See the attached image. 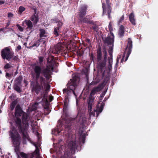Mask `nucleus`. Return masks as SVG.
<instances>
[{
  "label": "nucleus",
  "instance_id": "1",
  "mask_svg": "<svg viewBox=\"0 0 158 158\" xmlns=\"http://www.w3.org/2000/svg\"><path fill=\"white\" fill-rule=\"evenodd\" d=\"M53 56L49 55L47 58L48 65L42 68L38 65L33 67V72H31L32 77L35 79L36 85L33 87V90L38 94L41 90L43 89V85L46 84V80H48L51 77V70L54 69L56 62Z\"/></svg>",
  "mask_w": 158,
  "mask_h": 158
},
{
  "label": "nucleus",
  "instance_id": "5",
  "mask_svg": "<svg viewBox=\"0 0 158 158\" xmlns=\"http://www.w3.org/2000/svg\"><path fill=\"white\" fill-rule=\"evenodd\" d=\"M1 55L3 60L10 61L11 62L13 61H17L19 59L18 57L14 55L13 51L9 47H6L2 49Z\"/></svg>",
  "mask_w": 158,
  "mask_h": 158
},
{
  "label": "nucleus",
  "instance_id": "20",
  "mask_svg": "<svg viewBox=\"0 0 158 158\" xmlns=\"http://www.w3.org/2000/svg\"><path fill=\"white\" fill-rule=\"evenodd\" d=\"M23 22H24L27 26V28L31 30L32 29L33 27V25L32 22L30 20H25Z\"/></svg>",
  "mask_w": 158,
  "mask_h": 158
},
{
  "label": "nucleus",
  "instance_id": "24",
  "mask_svg": "<svg viewBox=\"0 0 158 158\" xmlns=\"http://www.w3.org/2000/svg\"><path fill=\"white\" fill-rule=\"evenodd\" d=\"M60 29L59 30L58 28L56 27L54 28L53 34L55 37H57L59 35V33L60 32Z\"/></svg>",
  "mask_w": 158,
  "mask_h": 158
},
{
  "label": "nucleus",
  "instance_id": "29",
  "mask_svg": "<svg viewBox=\"0 0 158 158\" xmlns=\"http://www.w3.org/2000/svg\"><path fill=\"white\" fill-rule=\"evenodd\" d=\"M98 27L97 25L96 24L92 25L91 27H90V29H92L94 31L96 32H97L98 30Z\"/></svg>",
  "mask_w": 158,
  "mask_h": 158
},
{
  "label": "nucleus",
  "instance_id": "57",
  "mask_svg": "<svg viewBox=\"0 0 158 158\" xmlns=\"http://www.w3.org/2000/svg\"><path fill=\"white\" fill-rule=\"evenodd\" d=\"M110 56V58H112L113 57V55H112V53H109Z\"/></svg>",
  "mask_w": 158,
  "mask_h": 158
},
{
  "label": "nucleus",
  "instance_id": "9",
  "mask_svg": "<svg viewBox=\"0 0 158 158\" xmlns=\"http://www.w3.org/2000/svg\"><path fill=\"white\" fill-rule=\"evenodd\" d=\"M35 150L33 153L27 154L23 152H21L20 155L23 158H40L39 150L36 145H35Z\"/></svg>",
  "mask_w": 158,
  "mask_h": 158
},
{
  "label": "nucleus",
  "instance_id": "32",
  "mask_svg": "<svg viewBox=\"0 0 158 158\" xmlns=\"http://www.w3.org/2000/svg\"><path fill=\"white\" fill-rule=\"evenodd\" d=\"M124 19V15H123L118 19V24H120L121 23H122Z\"/></svg>",
  "mask_w": 158,
  "mask_h": 158
},
{
  "label": "nucleus",
  "instance_id": "27",
  "mask_svg": "<svg viewBox=\"0 0 158 158\" xmlns=\"http://www.w3.org/2000/svg\"><path fill=\"white\" fill-rule=\"evenodd\" d=\"M12 67V66L10 63H6L4 65L3 67V69H5V70H6L7 69H10Z\"/></svg>",
  "mask_w": 158,
  "mask_h": 158
},
{
  "label": "nucleus",
  "instance_id": "55",
  "mask_svg": "<svg viewBox=\"0 0 158 158\" xmlns=\"http://www.w3.org/2000/svg\"><path fill=\"white\" fill-rule=\"evenodd\" d=\"M5 2L2 0H0V5H2L4 4Z\"/></svg>",
  "mask_w": 158,
  "mask_h": 158
},
{
  "label": "nucleus",
  "instance_id": "2",
  "mask_svg": "<svg viewBox=\"0 0 158 158\" xmlns=\"http://www.w3.org/2000/svg\"><path fill=\"white\" fill-rule=\"evenodd\" d=\"M15 125L19 133L21 134L23 143L27 144L26 140L31 142V140L27 131L29 127V116L27 114L23 111L19 104H17L15 109Z\"/></svg>",
  "mask_w": 158,
  "mask_h": 158
},
{
  "label": "nucleus",
  "instance_id": "37",
  "mask_svg": "<svg viewBox=\"0 0 158 158\" xmlns=\"http://www.w3.org/2000/svg\"><path fill=\"white\" fill-rule=\"evenodd\" d=\"M39 62L40 64H41L43 61L44 57L43 56H39Z\"/></svg>",
  "mask_w": 158,
  "mask_h": 158
},
{
  "label": "nucleus",
  "instance_id": "30",
  "mask_svg": "<svg viewBox=\"0 0 158 158\" xmlns=\"http://www.w3.org/2000/svg\"><path fill=\"white\" fill-rule=\"evenodd\" d=\"M63 25V23L61 21H59L58 23L57 27L56 28H58L60 30L61 29Z\"/></svg>",
  "mask_w": 158,
  "mask_h": 158
},
{
  "label": "nucleus",
  "instance_id": "34",
  "mask_svg": "<svg viewBox=\"0 0 158 158\" xmlns=\"http://www.w3.org/2000/svg\"><path fill=\"white\" fill-rule=\"evenodd\" d=\"M81 141L82 142L83 144H84L85 143V134H83L81 136Z\"/></svg>",
  "mask_w": 158,
  "mask_h": 158
},
{
  "label": "nucleus",
  "instance_id": "44",
  "mask_svg": "<svg viewBox=\"0 0 158 158\" xmlns=\"http://www.w3.org/2000/svg\"><path fill=\"white\" fill-rule=\"evenodd\" d=\"M87 23L89 24H91L92 25H93L94 24H95V23L94 21H93V20H88V21Z\"/></svg>",
  "mask_w": 158,
  "mask_h": 158
},
{
  "label": "nucleus",
  "instance_id": "8",
  "mask_svg": "<svg viewBox=\"0 0 158 158\" xmlns=\"http://www.w3.org/2000/svg\"><path fill=\"white\" fill-rule=\"evenodd\" d=\"M102 88L101 85H99L98 86L94 88L91 90L89 97V100L88 101L89 107L90 109L91 108V105L92 104L94 99V96L98 92L100 91Z\"/></svg>",
  "mask_w": 158,
  "mask_h": 158
},
{
  "label": "nucleus",
  "instance_id": "33",
  "mask_svg": "<svg viewBox=\"0 0 158 158\" xmlns=\"http://www.w3.org/2000/svg\"><path fill=\"white\" fill-rule=\"evenodd\" d=\"M4 71L5 72H6L5 75L6 77L7 78L10 79L11 77V74L7 73V71L6 70H5Z\"/></svg>",
  "mask_w": 158,
  "mask_h": 158
},
{
  "label": "nucleus",
  "instance_id": "15",
  "mask_svg": "<svg viewBox=\"0 0 158 158\" xmlns=\"http://www.w3.org/2000/svg\"><path fill=\"white\" fill-rule=\"evenodd\" d=\"M105 105V103L103 102L100 105V106H99L98 105L96 106V109L95 110V111H96L97 114L96 117H98L99 113H101Z\"/></svg>",
  "mask_w": 158,
  "mask_h": 158
},
{
  "label": "nucleus",
  "instance_id": "19",
  "mask_svg": "<svg viewBox=\"0 0 158 158\" xmlns=\"http://www.w3.org/2000/svg\"><path fill=\"white\" fill-rule=\"evenodd\" d=\"M129 19L131 24L135 26L136 25L135 20L134 19V15L133 13H131L129 15Z\"/></svg>",
  "mask_w": 158,
  "mask_h": 158
},
{
  "label": "nucleus",
  "instance_id": "50",
  "mask_svg": "<svg viewBox=\"0 0 158 158\" xmlns=\"http://www.w3.org/2000/svg\"><path fill=\"white\" fill-rule=\"evenodd\" d=\"M104 95H105V94H103L102 95H101L100 96V97L99 98V99L102 100L103 99Z\"/></svg>",
  "mask_w": 158,
  "mask_h": 158
},
{
  "label": "nucleus",
  "instance_id": "17",
  "mask_svg": "<svg viewBox=\"0 0 158 158\" xmlns=\"http://www.w3.org/2000/svg\"><path fill=\"white\" fill-rule=\"evenodd\" d=\"M125 29V28L124 26L122 25H121L118 30V33L120 37H122L124 36Z\"/></svg>",
  "mask_w": 158,
  "mask_h": 158
},
{
  "label": "nucleus",
  "instance_id": "51",
  "mask_svg": "<svg viewBox=\"0 0 158 158\" xmlns=\"http://www.w3.org/2000/svg\"><path fill=\"white\" fill-rule=\"evenodd\" d=\"M53 21H54L56 23H58V22L59 21H60L58 19L56 18L53 19Z\"/></svg>",
  "mask_w": 158,
  "mask_h": 158
},
{
  "label": "nucleus",
  "instance_id": "10",
  "mask_svg": "<svg viewBox=\"0 0 158 158\" xmlns=\"http://www.w3.org/2000/svg\"><path fill=\"white\" fill-rule=\"evenodd\" d=\"M22 80L23 77L21 75H20L16 77L14 81L13 88L15 90L19 93H21L22 91L21 87Z\"/></svg>",
  "mask_w": 158,
  "mask_h": 158
},
{
  "label": "nucleus",
  "instance_id": "46",
  "mask_svg": "<svg viewBox=\"0 0 158 158\" xmlns=\"http://www.w3.org/2000/svg\"><path fill=\"white\" fill-rule=\"evenodd\" d=\"M40 45V44L39 43V42H36L34 44V46H36V47H38Z\"/></svg>",
  "mask_w": 158,
  "mask_h": 158
},
{
  "label": "nucleus",
  "instance_id": "40",
  "mask_svg": "<svg viewBox=\"0 0 158 158\" xmlns=\"http://www.w3.org/2000/svg\"><path fill=\"white\" fill-rule=\"evenodd\" d=\"M52 52L53 54H58L59 53L57 52V51L56 50L55 48L52 50Z\"/></svg>",
  "mask_w": 158,
  "mask_h": 158
},
{
  "label": "nucleus",
  "instance_id": "6",
  "mask_svg": "<svg viewBox=\"0 0 158 158\" xmlns=\"http://www.w3.org/2000/svg\"><path fill=\"white\" fill-rule=\"evenodd\" d=\"M15 129V127H13L12 130L10 131L9 135L14 145L15 151V152H18L19 151V148L21 137L19 133Z\"/></svg>",
  "mask_w": 158,
  "mask_h": 158
},
{
  "label": "nucleus",
  "instance_id": "54",
  "mask_svg": "<svg viewBox=\"0 0 158 158\" xmlns=\"http://www.w3.org/2000/svg\"><path fill=\"white\" fill-rule=\"evenodd\" d=\"M110 34L112 36V37H113L114 38V34L112 32V31H110Z\"/></svg>",
  "mask_w": 158,
  "mask_h": 158
},
{
  "label": "nucleus",
  "instance_id": "25",
  "mask_svg": "<svg viewBox=\"0 0 158 158\" xmlns=\"http://www.w3.org/2000/svg\"><path fill=\"white\" fill-rule=\"evenodd\" d=\"M54 48L59 53L63 49V47L60 44H58L54 47Z\"/></svg>",
  "mask_w": 158,
  "mask_h": 158
},
{
  "label": "nucleus",
  "instance_id": "56",
  "mask_svg": "<svg viewBox=\"0 0 158 158\" xmlns=\"http://www.w3.org/2000/svg\"><path fill=\"white\" fill-rule=\"evenodd\" d=\"M85 41L88 43H89L90 42V40L89 39H86L85 40Z\"/></svg>",
  "mask_w": 158,
  "mask_h": 158
},
{
  "label": "nucleus",
  "instance_id": "3",
  "mask_svg": "<svg viewBox=\"0 0 158 158\" xmlns=\"http://www.w3.org/2000/svg\"><path fill=\"white\" fill-rule=\"evenodd\" d=\"M102 52L103 55V59L102 57V52L101 47L100 45H98L96 49V57L94 56L92 52L89 55V56L90 59L92 61L94 62V60L96 61L97 64V67L102 73V74L104 75L107 58V51L105 48H104L103 49Z\"/></svg>",
  "mask_w": 158,
  "mask_h": 158
},
{
  "label": "nucleus",
  "instance_id": "36",
  "mask_svg": "<svg viewBox=\"0 0 158 158\" xmlns=\"http://www.w3.org/2000/svg\"><path fill=\"white\" fill-rule=\"evenodd\" d=\"M114 46H110L109 48L108 53H112L113 49Z\"/></svg>",
  "mask_w": 158,
  "mask_h": 158
},
{
  "label": "nucleus",
  "instance_id": "60",
  "mask_svg": "<svg viewBox=\"0 0 158 158\" xmlns=\"http://www.w3.org/2000/svg\"><path fill=\"white\" fill-rule=\"evenodd\" d=\"M4 30V28H1L0 29V31H3Z\"/></svg>",
  "mask_w": 158,
  "mask_h": 158
},
{
  "label": "nucleus",
  "instance_id": "11",
  "mask_svg": "<svg viewBox=\"0 0 158 158\" xmlns=\"http://www.w3.org/2000/svg\"><path fill=\"white\" fill-rule=\"evenodd\" d=\"M132 48V41L131 38H128L127 43V48L125 49V52H127L126 57H125V60L124 61H126L127 60L128 58L131 53Z\"/></svg>",
  "mask_w": 158,
  "mask_h": 158
},
{
  "label": "nucleus",
  "instance_id": "45",
  "mask_svg": "<svg viewBox=\"0 0 158 158\" xmlns=\"http://www.w3.org/2000/svg\"><path fill=\"white\" fill-rule=\"evenodd\" d=\"M21 49V46L20 45H19L17 46L16 48L15 49V51L16 52H18Z\"/></svg>",
  "mask_w": 158,
  "mask_h": 158
},
{
  "label": "nucleus",
  "instance_id": "14",
  "mask_svg": "<svg viewBox=\"0 0 158 158\" xmlns=\"http://www.w3.org/2000/svg\"><path fill=\"white\" fill-rule=\"evenodd\" d=\"M34 14L32 15L30 18L31 21L33 22L35 24H36L39 21V18L37 14H36V9L34 8L33 9Z\"/></svg>",
  "mask_w": 158,
  "mask_h": 158
},
{
  "label": "nucleus",
  "instance_id": "63",
  "mask_svg": "<svg viewBox=\"0 0 158 158\" xmlns=\"http://www.w3.org/2000/svg\"><path fill=\"white\" fill-rule=\"evenodd\" d=\"M38 105V103H37V102L35 103V105Z\"/></svg>",
  "mask_w": 158,
  "mask_h": 158
},
{
  "label": "nucleus",
  "instance_id": "28",
  "mask_svg": "<svg viewBox=\"0 0 158 158\" xmlns=\"http://www.w3.org/2000/svg\"><path fill=\"white\" fill-rule=\"evenodd\" d=\"M92 104L91 105V108L90 109L89 107V104H88V111L89 112V115L90 116H94L95 115V112H96V111H95V110H94V111H92V112L91 111H92Z\"/></svg>",
  "mask_w": 158,
  "mask_h": 158
},
{
  "label": "nucleus",
  "instance_id": "53",
  "mask_svg": "<svg viewBox=\"0 0 158 158\" xmlns=\"http://www.w3.org/2000/svg\"><path fill=\"white\" fill-rule=\"evenodd\" d=\"M125 57V56H123V58H122V59H121V62L123 63V61H124V60Z\"/></svg>",
  "mask_w": 158,
  "mask_h": 158
},
{
  "label": "nucleus",
  "instance_id": "41",
  "mask_svg": "<svg viewBox=\"0 0 158 158\" xmlns=\"http://www.w3.org/2000/svg\"><path fill=\"white\" fill-rule=\"evenodd\" d=\"M108 27L110 31H112L113 30V28L112 27V25L111 24V22L109 23Z\"/></svg>",
  "mask_w": 158,
  "mask_h": 158
},
{
  "label": "nucleus",
  "instance_id": "31",
  "mask_svg": "<svg viewBox=\"0 0 158 158\" xmlns=\"http://www.w3.org/2000/svg\"><path fill=\"white\" fill-rule=\"evenodd\" d=\"M25 10V8L24 7L22 6H20L19 8V12L21 14Z\"/></svg>",
  "mask_w": 158,
  "mask_h": 158
},
{
  "label": "nucleus",
  "instance_id": "64",
  "mask_svg": "<svg viewBox=\"0 0 158 158\" xmlns=\"http://www.w3.org/2000/svg\"><path fill=\"white\" fill-rule=\"evenodd\" d=\"M77 118H78V117H77V116L76 117V118H74L75 120V119H76V121H77Z\"/></svg>",
  "mask_w": 158,
  "mask_h": 158
},
{
  "label": "nucleus",
  "instance_id": "35",
  "mask_svg": "<svg viewBox=\"0 0 158 158\" xmlns=\"http://www.w3.org/2000/svg\"><path fill=\"white\" fill-rule=\"evenodd\" d=\"M51 111V110H50V108L48 109V110L47 109H45L44 110V114L45 115H48L49 113H50V112Z\"/></svg>",
  "mask_w": 158,
  "mask_h": 158
},
{
  "label": "nucleus",
  "instance_id": "13",
  "mask_svg": "<svg viewBox=\"0 0 158 158\" xmlns=\"http://www.w3.org/2000/svg\"><path fill=\"white\" fill-rule=\"evenodd\" d=\"M103 41L105 44H106L108 46H114V38L110 36L106 37Z\"/></svg>",
  "mask_w": 158,
  "mask_h": 158
},
{
  "label": "nucleus",
  "instance_id": "23",
  "mask_svg": "<svg viewBox=\"0 0 158 158\" xmlns=\"http://www.w3.org/2000/svg\"><path fill=\"white\" fill-rule=\"evenodd\" d=\"M79 21L80 23H87L88 21V19L86 17L83 16L81 17H79Z\"/></svg>",
  "mask_w": 158,
  "mask_h": 158
},
{
  "label": "nucleus",
  "instance_id": "16",
  "mask_svg": "<svg viewBox=\"0 0 158 158\" xmlns=\"http://www.w3.org/2000/svg\"><path fill=\"white\" fill-rule=\"evenodd\" d=\"M69 147L71 152H74L76 148V144L75 141H71L69 143Z\"/></svg>",
  "mask_w": 158,
  "mask_h": 158
},
{
  "label": "nucleus",
  "instance_id": "26",
  "mask_svg": "<svg viewBox=\"0 0 158 158\" xmlns=\"http://www.w3.org/2000/svg\"><path fill=\"white\" fill-rule=\"evenodd\" d=\"M39 31H40V38L46 37V35H45L46 32L45 30L43 29H40Z\"/></svg>",
  "mask_w": 158,
  "mask_h": 158
},
{
  "label": "nucleus",
  "instance_id": "47",
  "mask_svg": "<svg viewBox=\"0 0 158 158\" xmlns=\"http://www.w3.org/2000/svg\"><path fill=\"white\" fill-rule=\"evenodd\" d=\"M49 104H50L49 103L48 101L47 100V99H46V101H45V105H44L48 106H49Z\"/></svg>",
  "mask_w": 158,
  "mask_h": 158
},
{
  "label": "nucleus",
  "instance_id": "42",
  "mask_svg": "<svg viewBox=\"0 0 158 158\" xmlns=\"http://www.w3.org/2000/svg\"><path fill=\"white\" fill-rule=\"evenodd\" d=\"M108 62L110 65H111L112 64V58L108 57Z\"/></svg>",
  "mask_w": 158,
  "mask_h": 158
},
{
  "label": "nucleus",
  "instance_id": "7",
  "mask_svg": "<svg viewBox=\"0 0 158 158\" xmlns=\"http://www.w3.org/2000/svg\"><path fill=\"white\" fill-rule=\"evenodd\" d=\"M106 3L102 2V8L103 9L102 15L106 14L108 15V18H111L110 14L111 12L112 8V4L110 2L109 0H105Z\"/></svg>",
  "mask_w": 158,
  "mask_h": 158
},
{
  "label": "nucleus",
  "instance_id": "22",
  "mask_svg": "<svg viewBox=\"0 0 158 158\" xmlns=\"http://www.w3.org/2000/svg\"><path fill=\"white\" fill-rule=\"evenodd\" d=\"M50 85L49 84L47 85L46 86L45 91L43 92V98H45L46 97V96L48 93V92L49 90Z\"/></svg>",
  "mask_w": 158,
  "mask_h": 158
},
{
  "label": "nucleus",
  "instance_id": "39",
  "mask_svg": "<svg viewBox=\"0 0 158 158\" xmlns=\"http://www.w3.org/2000/svg\"><path fill=\"white\" fill-rule=\"evenodd\" d=\"M17 27H18V29H19V30L21 31H23V28L20 26L19 24H17L16 25Z\"/></svg>",
  "mask_w": 158,
  "mask_h": 158
},
{
  "label": "nucleus",
  "instance_id": "62",
  "mask_svg": "<svg viewBox=\"0 0 158 158\" xmlns=\"http://www.w3.org/2000/svg\"><path fill=\"white\" fill-rule=\"evenodd\" d=\"M67 127L69 129L70 128V126H69V125H68Z\"/></svg>",
  "mask_w": 158,
  "mask_h": 158
},
{
  "label": "nucleus",
  "instance_id": "58",
  "mask_svg": "<svg viewBox=\"0 0 158 158\" xmlns=\"http://www.w3.org/2000/svg\"><path fill=\"white\" fill-rule=\"evenodd\" d=\"M118 62H119V60H118V58L116 60V65L118 64Z\"/></svg>",
  "mask_w": 158,
  "mask_h": 158
},
{
  "label": "nucleus",
  "instance_id": "12",
  "mask_svg": "<svg viewBox=\"0 0 158 158\" xmlns=\"http://www.w3.org/2000/svg\"><path fill=\"white\" fill-rule=\"evenodd\" d=\"M88 8L87 5H83L80 6L78 11V15L79 17L85 16L86 14Z\"/></svg>",
  "mask_w": 158,
  "mask_h": 158
},
{
  "label": "nucleus",
  "instance_id": "48",
  "mask_svg": "<svg viewBox=\"0 0 158 158\" xmlns=\"http://www.w3.org/2000/svg\"><path fill=\"white\" fill-rule=\"evenodd\" d=\"M53 99V97L52 95H50L49 96V100L50 102L52 101Z\"/></svg>",
  "mask_w": 158,
  "mask_h": 158
},
{
  "label": "nucleus",
  "instance_id": "49",
  "mask_svg": "<svg viewBox=\"0 0 158 158\" xmlns=\"http://www.w3.org/2000/svg\"><path fill=\"white\" fill-rule=\"evenodd\" d=\"M10 20H9L8 22L6 23V27H5V28H7V27H8L10 24Z\"/></svg>",
  "mask_w": 158,
  "mask_h": 158
},
{
  "label": "nucleus",
  "instance_id": "18",
  "mask_svg": "<svg viewBox=\"0 0 158 158\" xmlns=\"http://www.w3.org/2000/svg\"><path fill=\"white\" fill-rule=\"evenodd\" d=\"M19 102V100L16 99L14 101H12L10 104V110L13 111L16 105Z\"/></svg>",
  "mask_w": 158,
  "mask_h": 158
},
{
  "label": "nucleus",
  "instance_id": "61",
  "mask_svg": "<svg viewBox=\"0 0 158 158\" xmlns=\"http://www.w3.org/2000/svg\"><path fill=\"white\" fill-rule=\"evenodd\" d=\"M24 83L25 84H26L27 83V81L26 80H24Z\"/></svg>",
  "mask_w": 158,
  "mask_h": 158
},
{
  "label": "nucleus",
  "instance_id": "4",
  "mask_svg": "<svg viewBox=\"0 0 158 158\" xmlns=\"http://www.w3.org/2000/svg\"><path fill=\"white\" fill-rule=\"evenodd\" d=\"M80 81V78L78 75H74L72 79L69 81L67 85L68 89H64L63 90L65 98H69V97L72 94L76 96V93L78 91L77 87Z\"/></svg>",
  "mask_w": 158,
  "mask_h": 158
},
{
  "label": "nucleus",
  "instance_id": "59",
  "mask_svg": "<svg viewBox=\"0 0 158 158\" xmlns=\"http://www.w3.org/2000/svg\"><path fill=\"white\" fill-rule=\"evenodd\" d=\"M55 131H57V133L59 134V133H60V132L59 131V130H58V129H55L54 130Z\"/></svg>",
  "mask_w": 158,
  "mask_h": 158
},
{
  "label": "nucleus",
  "instance_id": "43",
  "mask_svg": "<svg viewBox=\"0 0 158 158\" xmlns=\"http://www.w3.org/2000/svg\"><path fill=\"white\" fill-rule=\"evenodd\" d=\"M14 15L11 12H8L7 14V17L8 18H12L13 17Z\"/></svg>",
  "mask_w": 158,
  "mask_h": 158
},
{
  "label": "nucleus",
  "instance_id": "52",
  "mask_svg": "<svg viewBox=\"0 0 158 158\" xmlns=\"http://www.w3.org/2000/svg\"><path fill=\"white\" fill-rule=\"evenodd\" d=\"M49 106L44 105V110H45V109L48 110V109H49Z\"/></svg>",
  "mask_w": 158,
  "mask_h": 158
},
{
  "label": "nucleus",
  "instance_id": "21",
  "mask_svg": "<svg viewBox=\"0 0 158 158\" xmlns=\"http://www.w3.org/2000/svg\"><path fill=\"white\" fill-rule=\"evenodd\" d=\"M69 102V98H65L64 102V107L63 110L64 112H65L67 110L68 103Z\"/></svg>",
  "mask_w": 158,
  "mask_h": 158
},
{
  "label": "nucleus",
  "instance_id": "38",
  "mask_svg": "<svg viewBox=\"0 0 158 158\" xmlns=\"http://www.w3.org/2000/svg\"><path fill=\"white\" fill-rule=\"evenodd\" d=\"M83 54L84 52L82 51H79V52H77V55L80 57L82 56H83Z\"/></svg>",
  "mask_w": 158,
  "mask_h": 158
}]
</instances>
